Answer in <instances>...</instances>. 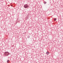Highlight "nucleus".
I'll list each match as a JSON object with an SVG mask.
<instances>
[{
  "label": "nucleus",
  "instance_id": "nucleus-1",
  "mask_svg": "<svg viewBox=\"0 0 63 63\" xmlns=\"http://www.w3.org/2000/svg\"><path fill=\"white\" fill-rule=\"evenodd\" d=\"M4 55L6 56H8V55H9V53L8 52H6L4 53Z\"/></svg>",
  "mask_w": 63,
  "mask_h": 63
},
{
  "label": "nucleus",
  "instance_id": "nucleus-2",
  "mask_svg": "<svg viewBox=\"0 0 63 63\" xmlns=\"http://www.w3.org/2000/svg\"><path fill=\"white\" fill-rule=\"evenodd\" d=\"M28 7V5H27V4H26L24 5V7L25 8H27Z\"/></svg>",
  "mask_w": 63,
  "mask_h": 63
},
{
  "label": "nucleus",
  "instance_id": "nucleus-3",
  "mask_svg": "<svg viewBox=\"0 0 63 63\" xmlns=\"http://www.w3.org/2000/svg\"><path fill=\"white\" fill-rule=\"evenodd\" d=\"M49 53L48 52H47L46 53V54H49Z\"/></svg>",
  "mask_w": 63,
  "mask_h": 63
},
{
  "label": "nucleus",
  "instance_id": "nucleus-4",
  "mask_svg": "<svg viewBox=\"0 0 63 63\" xmlns=\"http://www.w3.org/2000/svg\"><path fill=\"white\" fill-rule=\"evenodd\" d=\"M9 62H10V61L9 60H7V63H9Z\"/></svg>",
  "mask_w": 63,
  "mask_h": 63
},
{
  "label": "nucleus",
  "instance_id": "nucleus-5",
  "mask_svg": "<svg viewBox=\"0 0 63 63\" xmlns=\"http://www.w3.org/2000/svg\"><path fill=\"white\" fill-rule=\"evenodd\" d=\"M44 4H46V3H47V2L45 1H44Z\"/></svg>",
  "mask_w": 63,
  "mask_h": 63
},
{
  "label": "nucleus",
  "instance_id": "nucleus-6",
  "mask_svg": "<svg viewBox=\"0 0 63 63\" xmlns=\"http://www.w3.org/2000/svg\"><path fill=\"white\" fill-rule=\"evenodd\" d=\"M54 21H56V18H55L54 19Z\"/></svg>",
  "mask_w": 63,
  "mask_h": 63
},
{
  "label": "nucleus",
  "instance_id": "nucleus-7",
  "mask_svg": "<svg viewBox=\"0 0 63 63\" xmlns=\"http://www.w3.org/2000/svg\"><path fill=\"white\" fill-rule=\"evenodd\" d=\"M11 7H13V5H11Z\"/></svg>",
  "mask_w": 63,
  "mask_h": 63
}]
</instances>
